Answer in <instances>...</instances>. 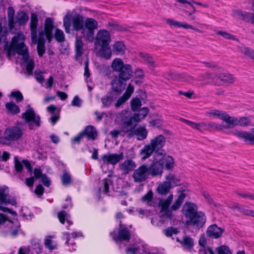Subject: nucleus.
Here are the masks:
<instances>
[{"mask_svg":"<svg viewBox=\"0 0 254 254\" xmlns=\"http://www.w3.org/2000/svg\"><path fill=\"white\" fill-rule=\"evenodd\" d=\"M7 32L6 28H2L0 22V43H4V50L7 52V57L9 58L11 54L17 53L22 57L23 63L26 64V71L29 75L32 73L34 67V61L29 59L28 49L24 44L25 36L22 33H18L12 39L10 44L6 41Z\"/></svg>","mask_w":254,"mask_h":254,"instance_id":"1","label":"nucleus"},{"mask_svg":"<svg viewBox=\"0 0 254 254\" xmlns=\"http://www.w3.org/2000/svg\"><path fill=\"white\" fill-rule=\"evenodd\" d=\"M166 142L165 136L159 134L152 138L149 144H147L140 150L141 159L144 160L150 157L154 152V156H162L165 151L163 149Z\"/></svg>","mask_w":254,"mask_h":254,"instance_id":"2","label":"nucleus"},{"mask_svg":"<svg viewBox=\"0 0 254 254\" xmlns=\"http://www.w3.org/2000/svg\"><path fill=\"white\" fill-rule=\"evenodd\" d=\"M53 22L50 18L46 19L44 30L39 31L38 35L36 36V42L32 39L33 44H37L38 55L42 56L45 52V44L46 40L50 42L53 38Z\"/></svg>","mask_w":254,"mask_h":254,"instance_id":"3","label":"nucleus"},{"mask_svg":"<svg viewBox=\"0 0 254 254\" xmlns=\"http://www.w3.org/2000/svg\"><path fill=\"white\" fill-rule=\"evenodd\" d=\"M149 113V109L143 107L141 109L137 114H135L133 117L125 120L122 125V130L124 132L130 131L131 133L137 123L144 119Z\"/></svg>","mask_w":254,"mask_h":254,"instance_id":"4","label":"nucleus"},{"mask_svg":"<svg viewBox=\"0 0 254 254\" xmlns=\"http://www.w3.org/2000/svg\"><path fill=\"white\" fill-rule=\"evenodd\" d=\"M21 118L25 121L30 129L39 127L41 125L40 116L35 113L33 109L29 105H27L26 111L21 114Z\"/></svg>","mask_w":254,"mask_h":254,"instance_id":"5","label":"nucleus"},{"mask_svg":"<svg viewBox=\"0 0 254 254\" xmlns=\"http://www.w3.org/2000/svg\"><path fill=\"white\" fill-rule=\"evenodd\" d=\"M98 28L97 21L92 18H88L84 21V29L81 34L85 40L91 42L94 39V31Z\"/></svg>","mask_w":254,"mask_h":254,"instance_id":"6","label":"nucleus"},{"mask_svg":"<svg viewBox=\"0 0 254 254\" xmlns=\"http://www.w3.org/2000/svg\"><path fill=\"white\" fill-rule=\"evenodd\" d=\"M148 165L142 164L134 170L132 174L133 182L141 183L146 181L149 177Z\"/></svg>","mask_w":254,"mask_h":254,"instance_id":"7","label":"nucleus"},{"mask_svg":"<svg viewBox=\"0 0 254 254\" xmlns=\"http://www.w3.org/2000/svg\"><path fill=\"white\" fill-rule=\"evenodd\" d=\"M112 41L110 32L105 29L99 30L95 39V45L99 46H109Z\"/></svg>","mask_w":254,"mask_h":254,"instance_id":"8","label":"nucleus"},{"mask_svg":"<svg viewBox=\"0 0 254 254\" xmlns=\"http://www.w3.org/2000/svg\"><path fill=\"white\" fill-rule=\"evenodd\" d=\"M161 156L153 157V161L150 166L148 165L149 175L152 177L161 175L163 173L162 163L160 162Z\"/></svg>","mask_w":254,"mask_h":254,"instance_id":"9","label":"nucleus"},{"mask_svg":"<svg viewBox=\"0 0 254 254\" xmlns=\"http://www.w3.org/2000/svg\"><path fill=\"white\" fill-rule=\"evenodd\" d=\"M205 221L206 217L204 213L201 211H198L190 219L187 220L186 224L193 227L200 228L204 224Z\"/></svg>","mask_w":254,"mask_h":254,"instance_id":"10","label":"nucleus"},{"mask_svg":"<svg viewBox=\"0 0 254 254\" xmlns=\"http://www.w3.org/2000/svg\"><path fill=\"white\" fill-rule=\"evenodd\" d=\"M23 132L17 127H13L7 128L4 132V138L8 140H15L22 136Z\"/></svg>","mask_w":254,"mask_h":254,"instance_id":"11","label":"nucleus"},{"mask_svg":"<svg viewBox=\"0 0 254 254\" xmlns=\"http://www.w3.org/2000/svg\"><path fill=\"white\" fill-rule=\"evenodd\" d=\"M124 154L123 153L120 154H106L102 156V159L104 164H111L115 165L120 160L123 159Z\"/></svg>","mask_w":254,"mask_h":254,"instance_id":"12","label":"nucleus"},{"mask_svg":"<svg viewBox=\"0 0 254 254\" xmlns=\"http://www.w3.org/2000/svg\"><path fill=\"white\" fill-rule=\"evenodd\" d=\"M173 198V195L170 194L168 197L160 202V205L161 206V212H164V216L168 218H171L173 216L172 211L168 209Z\"/></svg>","mask_w":254,"mask_h":254,"instance_id":"13","label":"nucleus"},{"mask_svg":"<svg viewBox=\"0 0 254 254\" xmlns=\"http://www.w3.org/2000/svg\"><path fill=\"white\" fill-rule=\"evenodd\" d=\"M14 168L16 172L18 173H21L23 169V165L25 166V168L27 169L28 172H32V167L27 160H23L22 162H20L18 160L17 156H15L14 158Z\"/></svg>","mask_w":254,"mask_h":254,"instance_id":"14","label":"nucleus"},{"mask_svg":"<svg viewBox=\"0 0 254 254\" xmlns=\"http://www.w3.org/2000/svg\"><path fill=\"white\" fill-rule=\"evenodd\" d=\"M197 210V207L195 204L186 202L183 207L182 212L184 216L189 220L198 212Z\"/></svg>","mask_w":254,"mask_h":254,"instance_id":"15","label":"nucleus"},{"mask_svg":"<svg viewBox=\"0 0 254 254\" xmlns=\"http://www.w3.org/2000/svg\"><path fill=\"white\" fill-rule=\"evenodd\" d=\"M8 188L3 187L0 188V201L2 203H9L12 205L16 204V200L14 197L10 198L8 196Z\"/></svg>","mask_w":254,"mask_h":254,"instance_id":"16","label":"nucleus"},{"mask_svg":"<svg viewBox=\"0 0 254 254\" xmlns=\"http://www.w3.org/2000/svg\"><path fill=\"white\" fill-rule=\"evenodd\" d=\"M113 238L117 242L119 241H129L130 238V233L127 228L123 227L120 223L118 235L113 236Z\"/></svg>","mask_w":254,"mask_h":254,"instance_id":"17","label":"nucleus"},{"mask_svg":"<svg viewBox=\"0 0 254 254\" xmlns=\"http://www.w3.org/2000/svg\"><path fill=\"white\" fill-rule=\"evenodd\" d=\"M252 131L253 133H250L247 131L236 130L233 132V134L245 141L254 144V128L253 129Z\"/></svg>","mask_w":254,"mask_h":254,"instance_id":"18","label":"nucleus"},{"mask_svg":"<svg viewBox=\"0 0 254 254\" xmlns=\"http://www.w3.org/2000/svg\"><path fill=\"white\" fill-rule=\"evenodd\" d=\"M136 166V163L131 159H127L119 165L120 170L124 174H128Z\"/></svg>","mask_w":254,"mask_h":254,"instance_id":"19","label":"nucleus"},{"mask_svg":"<svg viewBox=\"0 0 254 254\" xmlns=\"http://www.w3.org/2000/svg\"><path fill=\"white\" fill-rule=\"evenodd\" d=\"M206 233L209 237L217 239L222 235L223 230L216 224H213L208 227Z\"/></svg>","mask_w":254,"mask_h":254,"instance_id":"20","label":"nucleus"},{"mask_svg":"<svg viewBox=\"0 0 254 254\" xmlns=\"http://www.w3.org/2000/svg\"><path fill=\"white\" fill-rule=\"evenodd\" d=\"M127 48L124 43L122 41H116L112 45L113 54L117 56H122L125 54Z\"/></svg>","mask_w":254,"mask_h":254,"instance_id":"21","label":"nucleus"},{"mask_svg":"<svg viewBox=\"0 0 254 254\" xmlns=\"http://www.w3.org/2000/svg\"><path fill=\"white\" fill-rule=\"evenodd\" d=\"M125 81L118 76H116L111 82L113 90L117 92H122L125 88Z\"/></svg>","mask_w":254,"mask_h":254,"instance_id":"22","label":"nucleus"},{"mask_svg":"<svg viewBox=\"0 0 254 254\" xmlns=\"http://www.w3.org/2000/svg\"><path fill=\"white\" fill-rule=\"evenodd\" d=\"M72 22L74 29L77 31H81V33L84 26V22L82 16L79 14L73 16L72 18Z\"/></svg>","mask_w":254,"mask_h":254,"instance_id":"23","label":"nucleus"},{"mask_svg":"<svg viewBox=\"0 0 254 254\" xmlns=\"http://www.w3.org/2000/svg\"><path fill=\"white\" fill-rule=\"evenodd\" d=\"M38 18L37 15L35 13H32L31 15V19H30V30H31V39H34L35 42H36V36L37 35V27L38 24Z\"/></svg>","mask_w":254,"mask_h":254,"instance_id":"24","label":"nucleus"},{"mask_svg":"<svg viewBox=\"0 0 254 254\" xmlns=\"http://www.w3.org/2000/svg\"><path fill=\"white\" fill-rule=\"evenodd\" d=\"M100 47L101 48L98 52V56L107 60L110 59L113 53L109 45Z\"/></svg>","mask_w":254,"mask_h":254,"instance_id":"25","label":"nucleus"},{"mask_svg":"<svg viewBox=\"0 0 254 254\" xmlns=\"http://www.w3.org/2000/svg\"><path fill=\"white\" fill-rule=\"evenodd\" d=\"M222 120L226 123L225 124L223 123L222 124L224 125V129L230 128L236 126L237 118L234 117L230 116L226 113H225Z\"/></svg>","mask_w":254,"mask_h":254,"instance_id":"26","label":"nucleus"},{"mask_svg":"<svg viewBox=\"0 0 254 254\" xmlns=\"http://www.w3.org/2000/svg\"><path fill=\"white\" fill-rule=\"evenodd\" d=\"M132 68L130 64H125V66L119 72L118 76L127 81L132 76Z\"/></svg>","mask_w":254,"mask_h":254,"instance_id":"27","label":"nucleus"},{"mask_svg":"<svg viewBox=\"0 0 254 254\" xmlns=\"http://www.w3.org/2000/svg\"><path fill=\"white\" fill-rule=\"evenodd\" d=\"M160 158V162L162 163L163 167L164 166L167 170H170L173 168L174 165V159L171 156L166 155V152H165V155H162Z\"/></svg>","mask_w":254,"mask_h":254,"instance_id":"28","label":"nucleus"},{"mask_svg":"<svg viewBox=\"0 0 254 254\" xmlns=\"http://www.w3.org/2000/svg\"><path fill=\"white\" fill-rule=\"evenodd\" d=\"M139 56L142 60L148 64L149 67L150 69H152L154 67L157 65V64L154 61L153 58L148 54L145 53H140L139 54Z\"/></svg>","mask_w":254,"mask_h":254,"instance_id":"29","label":"nucleus"},{"mask_svg":"<svg viewBox=\"0 0 254 254\" xmlns=\"http://www.w3.org/2000/svg\"><path fill=\"white\" fill-rule=\"evenodd\" d=\"M177 241L180 242L182 247L186 250H190L192 249L194 245V241L192 238L189 236H185L182 240H180L178 238Z\"/></svg>","mask_w":254,"mask_h":254,"instance_id":"30","label":"nucleus"},{"mask_svg":"<svg viewBox=\"0 0 254 254\" xmlns=\"http://www.w3.org/2000/svg\"><path fill=\"white\" fill-rule=\"evenodd\" d=\"M117 99V96L114 93H108L101 98V101L104 107H109Z\"/></svg>","mask_w":254,"mask_h":254,"instance_id":"31","label":"nucleus"},{"mask_svg":"<svg viewBox=\"0 0 254 254\" xmlns=\"http://www.w3.org/2000/svg\"><path fill=\"white\" fill-rule=\"evenodd\" d=\"M147 131L145 126H139L133 131V134L137 136V139L142 140L145 139L147 136Z\"/></svg>","mask_w":254,"mask_h":254,"instance_id":"32","label":"nucleus"},{"mask_svg":"<svg viewBox=\"0 0 254 254\" xmlns=\"http://www.w3.org/2000/svg\"><path fill=\"white\" fill-rule=\"evenodd\" d=\"M82 37H83L82 35L80 37H78L77 35L76 36L75 48L77 58L80 57L83 54L84 44L81 40Z\"/></svg>","mask_w":254,"mask_h":254,"instance_id":"33","label":"nucleus"},{"mask_svg":"<svg viewBox=\"0 0 254 254\" xmlns=\"http://www.w3.org/2000/svg\"><path fill=\"white\" fill-rule=\"evenodd\" d=\"M203 129L223 131L224 125L217 124L213 122H204Z\"/></svg>","mask_w":254,"mask_h":254,"instance_id":"34","label":"nucleus"},{"mask_svg":"<svg viewBox=\"0 0 254 254\" xmlns=\"http://www.w3.org/2000/svg\"><path fill=\"white\" fill-rule=\"evenodd\" d=\"M171 189V186L169 182L165 181L158 185L157 191L158 193L161 195H165L170 191Z\"/></svg>","mask_w":254,"mask_h":254,"instance_id":"35","label":"nucleus"},{"mask_svg":"<svg viewBox=\"0 0 254 254\" xmlns=\"http://www.w3.org/2000/svg\"><path fill=\"white\" fill-rule=\"evenodd\" d=\"M125 66L123 61L120 58H115L111 64L112 69L116 72H119Z\"/></svg>","mask_w":254,"mask_h":254,"instance_id":"36","label":"nucleus"},{"mask_svg":"<svg viewBox=\"0 0 254 254\" xmlns=\"http://www.w3.org/2000/svg\"><path fill=\"white\" fill-rule=\"evenodd\" d=\"M84 136L86 135L89 139L94 140L97 136V132L96 128L92 126H87L84 130Z\"/></svg>","mask_w":254,"mask_h":254,"instance_id":"37","label":"nucleus"},{"mask_svg":"<svg viewBox=\"0 0 254 254\" xmlns=\"http://www.w3.org/2000/svg\"><path fill=\"white\" fill-rule=\"evenodd\" d=\"M166 22L170 26L174 27L175 28H183L187 29L188 27H190V26H188V23H183L171 18L166 19Z\"/></svg>","mask_w":254,"mask_h":254,"instance_id":"38","label":"nucleus"},{"mask_svg":"<svg viewBox=\"0 0 254 254\" xmlns=\"http://www.w3.org/2000/svg\"><path fill=\"white\" fill-rule=\"evenodd\" d=\"M230 208L232 209H236L238 211L243 213L244 215L254 217V211L252 210L246 209L243 206H240L238 203H235Z\"/></svg>","mask_w":254,"mask_h":254,"instance_id":"39","label":"nucleus"},{"mask_svg":"<svg viewBox=\"0 0 254 254\" xmlns=\"http://www.w3.org/2000/svg\"><path fill=\"white\" fill-rule=\"evenodd\" d=\"M28 15L23 11L18 12L16 16V21L19 25H24L28 20Z\"/></svg>","mask_w":254,"mask_h":254,"instance_id":"40","label":"nucleus"},{"mask_svg":"<svg viewBox=\"0 0 254 254\" xmlns=\"http://www.w3.org/2000/svg\"><path fill=\"white\" fill-rule=\"evenodd\" d=\"M218 78L226 83H232L234 81L235 78L232 74L227 73H221L217 75Z\"/></svg>","mask_w":254,"mask_h":254,"instance_id":"41","label":"nucleus"},{"mask_svg":"<svg viewBox=\"0 0 254 254\" xmlns=\"http://www.w3.org/2000/svg\"><path fill=\"white\" fill-rule=\"evenodd\" d=\"M112 181L110 178H106L103 179L101 182L99 190L102 191L105 194L109 192L110 186L111 185Z\"/></svg>","mask_w":254,"mask_h":254,"instance_id":"42","label":"nucleus"},{"mask_svg":"<svg viewBox=\"0 0 254 254\" xmlns=\"http://www.w3.org/2000/svg\"><path fill=\"white\" fill-rule=\"evenodd\" d=\"M6 109L11 114H16L20 112V109L14 103L10 102L5 104Z\"/></svg>","mask_w":254,"mask_h":254,"instance_id":"43","label":"nucleus"},{"mask_svg":"<svg viewBox=\"0 0 254 254\" xmlns=\"http://www.w3.org/2000/svg\"><path fill=\"white\" fill-rule=\"evenodd\" d=\"M166 181L169 182L170 186H177L180 184V181L174 175L169 173L165 177Z\"/></svg>","mask_w":254,"mask_h":254,"instance_id":"44","label":"nucleus"},{"mask_svg":"<svg viewBox=\"0 0 254 254\" xmlns=\"http://www.w3.org/2000/svg\"><path fill=\"white\" fill-rule=\"evenodd\" d=\"M58 217L60 222L62 224H64L65 220L69 224V225H71L72 224V222H71L69 219V215H68L64 211H62L61 212L58 213Z\"/></svg>","mask_w":254,"mask_h":254,"instance_id":"45","label":"nucleus"},{"mask_svg":"<svg viewBox=\"0 0 254 254\" xmlns=\"http://www.w3.org/2000/svg\"><path fill=\"white\" fill-rule=\"evenodd\" d=\"M177 79L181 81H185L191 83L194 80L193 77L187 73L178 74L177 75Z\"/></svg>","mask_w":254,"mask_h":254,"instance_id":"46","label":"nucleus"},{"mask_svg":"<svg viewBox=\"0 0 254 254\" xmlns=\"http://www.w3.org/2000/svg\"><path fill=\"white\" fill-rule=\"evenodd\" d=\"M14 11L12 7H9L8 9V26L10 29H12L14 26Z\"/></svg>","mask_w":254,"mask_h":254,"instance_id":"47","label":"nucleus"},{"mask_svg":"<svg viewBox=\"0 0 254 254\" xmlns=\"http://www.w3.org/2000/svg\"><path fill=\"white\" fill-rule=\"evenodd\" d=\"M248 15V13L243 12L239 9H234L233 10V16L240 19H246Z\"/></svg>","mask_w":254,"mask_h":254,"instance_id":"48","label":"nucleus"},{"mask_svg":"<svg viewBox=\"0 0 254 254\" xmlns=\"http://www.w3.org/2000/svg\"><path fill=\"white\" fill-rule=\"evenodd\" d=\"M163 123V120L159 117H157L156 118L152 119L149 122L150 126L155 127H159L162 126Z\"/></svg>","mask_w":254,"mask_h":254,"instance_id":"49","label":"nucleus"},{"mask_svg":"<svg viewBox=\"0 0 254 254\" xmlns=\"http://www.w3.org/2000/svg\"><path fill=\"white\" fill-rule=\"evenodd\" d=\"M250 120L246 117H242L239 119L237 118L236 126H248L250 125Z\"/></svg>","mask_w":254,"mask_h":254,"instance_id":"50","label":"nucleus"},{"mask_svg":"<svg viewBox=\"0 0 254 254\" xmlns=\"http://www.w3.org/2000/svg\"><path fill=\"white\" fill-rule=\"evenodd\" d=\"M152 197L153 192L152 190H149L146 194L142 197L141 200L146 202L148 205H151Z\"/></svg>","mask_w":254,"mask_h":254,"instance_id":"51","label":"nucleus"},{"mask_svg":"<svg viewBox=\"0 0 254 254\" xmlns=\"http://www.w3.org/2000/svg\"><path fill=\"white\" fill-rule=\"evenodd\" d=\"M131 109L133 111H137L141 106V102L139 98H134L131 101Z\"/></svg>","mask_w":254,"mask_h":254,"instance_id":"52","label":"nucleus"},{"mask_svg":"<svg viewBox=\"0 0 254 254\" xmlns=\"http://www.w3.org/2000/svg\"><path fill=\"white\" fill-rule=\"evenodd\" d=\"M45 245L46 248L52 250L57 248V245L53 243L51 237L48 236L45 240Z\"/></svg>","mask_w":254,"mask_h":254,"instance_id":"53","label":"nucleus"},{"mask_svg":"<svg viewBox=\"0 0 254 254\" xmlns=\"http://www.w3.org/2000/svg\"><path fill=\"white\" fill-rule=\"evenodd\" d=\"M71 19L69 15H66L64 19V26L67 33H70Z\"/></svg>","mask_w":254,"mask_h":254,"instance_id":"54","label":"nucleus"},{"mask_svg":"<svg viewBox=\"0 0 254 254\" xmlns=\"http://www.w3.org/2000/svg\"><path fill=\"white\" fill-rule=\"evenodd\" d=\"M61 180L63 185L68 186L71 181V176L67 173H64L61 177Z\"/></svg>","mask_w":254,"mask_h":254,"instance_id":"55","label":"nucleus"},{"mask_svg":"<svg viewBox=\"0 0 254 254\" xmlns=\"http://www.w3.org/2000/svg\"><path fill=\"white\" fill-rule=\"evenodd\" d=\"M213 77H212L211 74L209 73H205L204 74H200L197 78V80L199 81H203L205 83L208 82L212 79Z\"/></svg>","mask_w":254,"mask_h":254,"instance_id":"56","label":"nucleus"},{"mask_svg":"<svg viewBox=\"0 0 254 254\" xmlns=\"http://www.w3.org/2000/svg\"><path fill=\"white\" fill-rule=\"evenodd\" d=\"M55 37L56 40L59 42H63L64 40V35L63 31L59 29L56 30Z\"/></svg>","mask_w":254,"mask_h":254,"instance_id":"57","label":"nucleus"},{"mask_svg":"<svg viewBox=\"0 0 254 254\" xmlns=\"http://www.w3.org/2000/svg\"><path fill=\"white\" fill-rule=\"evenodd\" d=\"M225 113L226 112H225L219 111V110H212V111L209 112L208 113V114L212 116L216 117L222 120V118H223Z\"/></svg>","mask_w":254,"mask_h":254,"instance_id":"58","label":"nucleus"},{"mask_svg":"<svg viewBox=\"0 0 254 254\" xmlns=\"http://www.w3.org/2000/svg\"><path fill=\"white\" fill-rule=\"evenodd\" d=\"M135 77L136 78H138V80H136L135 83H141L142 82V80L143 79L144 75L143 71L140 69H136L135 72H134Z\"/></svg>","mask_w":254,"mask_h":254,"instance_id":"59","label":"nucleus"},{"mask_svg":"<svg viewBox=\"0 0 254 254\" xmlns=\"http://www.w3.org/2000/svg\"><path fill=\"white\" fill-rule=\"evenodd\" d=\"M218 254H232L229 248L226 246H222L217 248Z\"/></svg>","mask_w":254,"mask_h":254,"instance_id":"60","label":"nucleus"},{"mask_svg":"<svg viewBox=\"0 0 254 254\" xmlns=\"http://www.w3.org/2000/svg\"><path fill=\"white\" fill-rule=\"evenodd\" d=\"M178 232V229L173 227L168 228L164 231V233L167 237H171L173 235L177 234Z\"/></svg>","mask_w":254,"mask_h":254,"instance_id":"61","label":"nucleus"},{"mask_svg":"<svg viewBox=\"0 0 254 254\" xmlns=\"http://www.w3.org/2000/svg\"><path fill=\"white\" fill-rule=\"evenodd\" d=\"M10 96L14 97L16 99V102L18 103L21 101L23 99L22 94L19 91L11 92Z\"/></svg>","mask_w":254,"mask_h":254,"instance_id":"62","label":"nucleus"},{"mask_svg":"<svg viewBox=\"0 0 254 254\" xmlns=\"http://www.w3.org/2000/svg\"><path fill=\"white\" fill-rule=\"evenodd\" d=\"M242 53L252 59L254 60V51L252 50H251L247 47H244L242 50Z\"/></svg>","mask_w":254,"mask_h":254,"instance_id":"63","label":"nucleus"},{"mask_svg":"<svg viewBox=\"0 0 254 254\" xmlns=\"http://www.w3.org/2000/svg\"><path fill=\"white\" fill-rule=\"evenodd\" d=\"M199 254H214L213 251L209 247L199 249Z\"/></svg>","mask_w":254,"mask_h":254,"instance_id":"64","label":"nucleus"}]
</instances>
